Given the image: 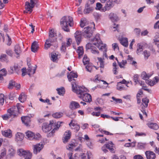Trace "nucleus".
<instances>
[{
  "instance_id": "nucleus-1",
  "label": "nucleus",
  "mask_w": 159,
  "mask_h": 159,
  "mask_svg": "<svg viewBox=\"0 0 159 159\" xmlns=\"http://www.w3.org/2000/svg\"><path fill=\"white\" fill-rule=\"evenodd\" d=\"M72 83V87L73 91L80 95L79 97L82 98L83 101L86 102H91L92 97L89 93H85L87 92V89L84 87L74 86V84Z\"/></svg>"
},
{
  "instance_id": "nucleus-2",
  "label": "nucleus",
  "mask_w": 159,
  "mask_h": 159,
  "mask_svg": "<svg viewBox=\"0 0 159 159\" xmlns=\"http://www.w3.org/2000/svg\"><path fill=\"white\" fill-rule=\"evenodd\" d=\"M60 25L64 31L67 32L70 31L69 27L73 25V18L69 16H63L60 20Z\"/></svg>"
},
{
  "instance_id": "nucleus-3",
  "label": "nucleus",
  "mask_w": 159,
  "mask_h": 159,
  "mask_svg": "<svg viewBox=\"0 0 159 159\" xmlns=\"http://www.w3.org/2000/svg\"><path fill=\"white\" fill-rule=\"evenodd\" d=\"M62 122H57V123H54L53 120L50 121L49 124L47 123H44L43 124L42 128L43 131L44 132H47L49 131L52 128V126H56V127H55L52 131L49 134V135H52V134L54 132L55 130H57V129H58L60 126V124L62 123Z\"/></svg>"
},
{
  "instance_id": "nucleus-4",
  "label": "nucleus",
  "mask_w": 159,
  "mask_h": 159,
  "mask_svg": "<svg viewBox=\"0 0 159 159\" xmlns=\"http://www.w3.org/2000/svg\"><path fill=\"white\" fill-rule=\"evenodd\" d=\"M92 41L94 42L96 41L97 43H93V44L96 45L99 49L103 51V56L106 58H107V56L106 53L107 51V48H106V45H103L102 41L100 40L99 37V35L97 34L95 38L91 39Z\"/></svg>"
},
{
  "instance_id": "nucleus-5",
  "label": "nucleus",
  "mask_w": 159,
  "mask_h": 159,
  "mask_svg": "<svg viewBox=\"0 0 159 159\" xmlns=\"http://www.w3.org/2000/svg\"><path fill=\"white\" fill-rule=\"evenodd\" d=\"M19 103L17 104V107H14V108L12 107L10 108L7 110V112L9 113V114H6L4 115H2V117L4 120H7L11 116H13V117H15L17 116L16 112L17 109L19 111Z\"/></svg>"
},
{
  "instance_id": "nucleus-6",
  "label": "nucleus",
  "mask_w": 159,
  "mask_h": 159,
  "mask_svg": "<svg viewBox=\"0 0 159 159\" xmlns=\"http://www.w3.org/2000/svg\"><path fill=\"white\" fill-rule=\"evenodd\" d=\"M51 46H54L55 47H57L58 46V44L57 42V38L54 37H49L48 38L46 39L44 48L45 49L47 50Z\"/></svg>"
},
{
  "instance_id": "nucleus-7",
  "label": "nucleus",
  "mask_w": 159,
  "mask_h": 159,
  "mask_svg": "<svg viewBox=\"0 0 159 159\" xmlns=\"http://www.w3.org/2000/svg\"><path fill=\"white\" fill-rule=\"evenodd\" d=\"M38 2V0H30V2H25V9H28V11H30L31 13L35 5H36Z\"/></svg>"
},
{
  "instance_id": "nucleus-8",
  "label": "nucleus",
  "mask_w": 159,
  "mask_h": 159,
  "mask_svg": "<svg viewBox=\"0 0 159 159\" xmlns=\"http://www.w3.org/2000/svg\"><path fill=\"white\" fill-rule=\"evenodd\" d=\"M83 31L84 36L87 38L91 37L93 32V29L89 26L85 27Z\"/></svg>"
},
{
  "instance_id": "nucleus-9",
  "label": "nucleus",
  "mask_w": 159,
  "mask_h": 159,
  "mask_svg": "<svg viewBox=\"0 0 159 159\" xmlns=\"http://www.w3.org/2000/svg\"><path fill=\"white\" fill-rule=\"evenodd\" d=\"M114 5L113 1L109 0L107 2L104 7L102 8L101 11L105 12L106 11H109L113 7Z\"/></svg>"
},
{
  "instance_id": "nucleus-10",
  "label": "nucleus",
  "mask_w": 159,
  "mask_h": 159,
  "mask_svg": "<svg viewBox=\"0 0 159 159\" xmlns=\"http://www.w3.org/2000/svg\"><path fill=\"white\" fill-rule=\"evenodd\" d=\"M113 145V143L111 141L108 143L105 144L102 148V150L104 152L106 153L107 152V150L106 149L107 148L111 152L114 153V149L112 148Z\"/></svg>"
},
{
  "instance_id": "nucleus-11",
  "label": "nucleus",
  "mask_w": 159,
  "mask_h": 159,
  "mask_svg": "<svg viewBox=\"0 0 159 159\" xmlns=\"http://www.w3.org/2000/svg\"><path fill=\"white\" fill-rule=\"evenodd\" d=\"M33 147V152L34 154H36L43 149V145L42 143H39L34 145Z\"/></svg>"
},
{
  "instance_id": "nucleus-12",
  "label": "nucleus",
  "mask_w": 159,
  "mask_h": 159,
  "mask_svg": "<svg viewBox=\"0 0 159 159\" xmlns=\"http://www.w3.org/2000/svg\"><path fill=\"white\" fill-rule=\"evenodd\" d=\"M86 48L91 50V52L94 54H98L99 52L96 50V48L93 46L91 43H89L86 45Z\"/></svg>"
},
{
  "instance_id": "nucleus-13",
  "label": "nucleus",
  "mask_w": 159,
  "mask_h": 159,
  "mask_svg": "<svg viewBox=\"0 0 159 159\" xmlns=\"http://www.w3.org/2000/svg\"><path fill=\"white\" fill-rule=\"evenodd\" d=\"M81 32L79 31H77L75 34V37L77 43L79 45L81 41Z\"/></svg>"
},
{
  "instance_id": "nucleus-14",
  "label": "nucleus",
  "mask_w": 159,
  "mask_h": 159,
  "mask_svg": "<svg viewBox=\"0 0 159 159\" xmlns=\"http://www.w3.org/2000/svg\"><path fill=\"white\" fill-rule=\"evenodd\" d=\"M71 135V132L70 130H68L66 131L64 134V137L63 138V142L64 143H67L69 140Z\"/></svg>"
},
{
  "instance_id": "nucleus-15",
  "label": "nucleus",
  "mask_w": 159,
  "mask_h": 159,
  "mask_svg": "<svg viewBox=\"0 0 159 159\" xmlns=\"http://www.w3.org/2000/svg\"><path fill=\"white\" fill-rule=\"evenodd\" d=\"M145 153L147 159H154L156 157L155 154L153 152L148 151Z\"/></svg>"
},
{
  "instance_id": "nucleus-16",
  "label": "nucleus",
  "mask_w": 159,
  "mask_h": 159,
  "mask_svg": "<svg viewBox=\"0 0 159 159\" xmlns=\"http://www.w3.org/2000/svg\"><path fill=\"white\" fill-rule=\"evenodd\" d=\"M90 4L89 3V2H88L85 4V8L84 10V14H88L92 11L93 9L92 7L90 6Z\"/></svg>"
},
{
  "instance_id": "nucleus-17",
  "label": "nucleus",
  "mask_w": 159,
  "mask_h": 159,
  "mask_svg": "<svg viewBox=\"0 0 159 159\" xmlns=\"http://www.w3.org/2000/svg\"><path fill=\"white\" fill-rule=\"evenodd\" d=\"M39 48V46L38 43L36 41H34L32 43L31 46V50L34 52H37Z\"/></svg>"
},
{
  "instance_id": "nucleus-18",
  "label": "nucleus",
  "mask_w": 159,
  "mask_h": 159,
  "mask_svg": "<svg viewBox=\"0 0 159 159\" xmlns=\"http://www.w3.org/2000/svg\"><path fill=\"white\" fill-rule=\"evenodd\" d=\"M21 119L22 122L26 126L29 125L31 121L30 118L29 116L22 117Z\"/></svg>"
},
{
  "instance_id": "nucleus-19",
  "label": "nucleus",
  "mask_w": 159,
  "mask_h": 159,
  "mask_svg": "<svg viewBox=\"0 0 159 159\" xmlns=\"http://www.w3.org/2000/svg\"><path fill=\"white\" fill-rule=\"evenodd\" d=\"M80 107V106L79 104L77 102L75 101H72L70 102L69 105L70 108L72 110L79 108Z\"/></svg>"
},
{
  "instance_id": "nucleus-20",
  "label": "nucleus",
  "mask_w": 159,
  "mask_h": 159,
  "mask_svg": "<svg viewBox=\"0 0 159 159\" xmlns=\"http://www.w3.org/2000/svg\"><path fill=\"white\" fill-rule=\"evenodd\" d=\"M13 86H15L17 88V89H20V84L16 83L15 81L11 80L9 83L8 88L9 89H12Z\"/></svg>"
},
{
  "instance_id": "nucleus-21",
  "label": "nucleus",
  "mask_w": 159,
  "mask_h": 159,
  "mask_svg": "<svg viewBox=\"0 0 159 159\" xmlns=\"http://www.w3.org/2000/svg\"><path fill=\"white\" fill-rule=\"evenodd\" d=\"M2 133L5 137L10 138L12 136V132L10 129L2 131Z\"/></svg>"
},
{
  "instance_id": "nucleus-22",
  "label": "nucleus",
  "mask_w": 159,
  "mask_h": 159,
  "mask_svg": "<svg viewBox=\"0 0 159 159\" xmlns=\"http://www.w3.org/2000/svg\"><path fill=\"white\" fill-rule=\"evenodd\" d=\"M67 78L69 81H71L74 78H76L78 76L77 73H75L73 71L71 72L68 75H67Z\"/></svg>"
},
{
  "instance_id": "nucleus-23",
  "label": "nucleus",
  "mask_w": 159,
  "mask_h": 159,
  "mask_svg": "<svg viewBox=\"0 0 159 159\" xmlns=\"http://www.w3.org/2000/svg\"><path fill=\"white\" fill-rule=\"evenodd\" d=\"M0 61L2 62L8 63L9 62L7 56L5 54H2L0 56Z\"/></svg>"
},
{
  "instance_id": "nucleus-24",
  "label": "nucleus",
  "mask_w": 159,
  "mask_h": 159,
  "mask_svg": "<svg viewBox=\"0 0 159 159\" xmlns=\"http://www.w3.org/2000/svg\"><path fill=\"white\" fill-rule=\"evenodd\" d=\"M149 128L154 130H157L159 128L158 125L156 123H150L147 124Z\"/></svg>"
},
{
  "instance_id": "nucleus-25",
  "label": "nucleus",
  "mask_w": 159,
  "mask_h": 159,
  "mask_svg": "<svg viewBox=\"0 0 159 159\" xmlns=\"http://www.w3.org/2000/svg\"><path fill=\"white\" fill-rule=\"evenodd\" d=\"M14 51L16 54L19 56L21 52L20 47L18 44H16L14 47Z\"/></svg>"
},
{
  "instance_id": "nucleus-26",
  "label": "nucleus",
  "mask_w": 159,
  "mask_h": 159,
  "mask_svg": "<svg viewBox=\"0 0 159 159\" xmlns=\"http://www.w3.org/2000/svg\"><path fill=\"white\" fill-rule=\"evenodd\" d=\"M152 75L147 74L145 72L143 71L142 72L141 75V77L142 79L146 81L149 79V77H150Z\"/></svg>"
},
{
  "instance_id": "nucleus-27",
  "label": "nucleus",
  "mask_w": 159,
  "mask_h": 159,
  "mask_svg": "<svg viewBox=\"0 0 159 159\" xmlns=\"http://www.w3.org/2000/svg\"><path fill=\"white\" fill-rule=\"evenodd\" d=\"M120 41L121 44L124 46L127 47L128 46V41L127 38H122L120 39Z\"/></svg>"
},
{
  "instance_id": "nucleus-28",
  "label": "nucleus",
  "mask_w": 159,
  "mask_h": 159,
  "mask_svg": "<svg viewBox=\"0 0 159 159\" xmlns=\"http://www.w3.org/2000/svg\"><path fill=\"white\" fill-rule=\"evenodd\" d=\"M78 55V58L80 59L82 57L84 53L83 48L82 47H78L77 50Z\"/></svg>"
},
{
  "instance_id": "nucleus-29",
  "label": "nucleus",
  "mask_w": 159,
  "mask_h": 159,
  "mask_svg": "<svg viewBox=\"0 0 159 159\" xmlns=\"http://www.w3.org/2000/svg\"><path fill=\"white\" fill-rule=\"evenodd\" d=\"M109 17L110 19L112 22H114L118 20V18L116 14L112 13H110L109 14Z\"/></svg>"
},
{
  "instance_id": "nucleus-30",
  "label": "nucleus",
  "mask_w": 159,
  "mask_h": 159,
  "mask_svg": "<svg viewBox=\"0 0 159 159\" xmlns=\"http://www.w3.org/2000/svg\"><path fill=\"white\" fill-rule=\"evenodd\" d=\"M24 138V135L22 133H18L16 135V140L17 141H21Z\"/></svg>"
},
{
  "instance_id": "nucleus-31",
  "label": "nucleus",
  "mask_w": 159,
  "mask_h": 159,
  "mask_svg": "<svg viewBox=\"0 0 159 159\" xmlns=\"http://www.w3.org/2000/svg\"><path fill=\"white\" fill-rule=\"evenodd\" d=\"M72 120H71V122L69 123V125L70 127L72 125L73 127H72V129H74L76 132L78 131L80 129V126L77 124L72 123Z\"/></svg>"
},
{
  "instance_id": "nucleus-32",
  "label": "nucleus",
  "mask_w": 159,
  "mask_h": 159,
  "mask_svg": "<svg viewBox=\"0 0 159 159\" xmlns=\"http://www.w3.org/2000/svg\"><path fill=\"white\" fill-rule=\"evenodd\" d=\"M27 98V96L24 93H22L20 95L19 100L21 102H23L26 100Z\"/></svg>"
},
{
  "instance_id": "nucleus-33",
  "label": "nucleus",
  "mask_w": 159,
  "mask_h": 159,
  "mask_svg": "<svg viewBox=\"0 0 159 159\" xmlns=\"http://www.w3.org/2000/svg\"><path fill=\"white\" fill-rule=\"evenodd\" d=\"M7 72L5 69H3L0 70V80H3V76L6 75Z\"/></svg>"
},
{
  "instance_id": "nucleus-34",
  "label": "nucleus",
  "mask_w": 159,
  "mask_h": 159,
  "mask_svg": "<svg viewBox=\"0 0 159 159\" xmlns=\"http://www.w3.org/2000/svg\"><path fill=\"white\" fill-rule=\"evenodd\" d=\"M26 136L30 140L33 139L34 134L32 132L29 131L25 132Z\"/></svg>"
},
{
  "instance_id": "nucleus-35",
  "label": "nucleus",
  "mask_w": 159,
  "mask_h": 159,
  "mask_svg": "<svg viewBox=\"0 0 159 159\" xmlns=\"http://www.w3.org/2000/svg\"><path fill=\"white\" fill-rule=\"evenodd\" d=\"M57 91L58 94L59 95H63L65 93V90L63 87L61 88H57Z\"/></svg>"
},
{
  "instance_id": "nucleus-36",
  "label": "nucleus",
  "mask_w": 159,
  "mask_h": 159,
  "mask_svg": "<svg viewBox=\"0 0 159 159\" xmlns=\"http://www.w3.org/2000/svg\"><path fill=\"white\" fill-rule=\"evenodd\" d=\"M63 115L62 113L61 112H56L52 114V116L55 118H59Z\"/></svg>"
},
{
  "instance_id": "nucleus-37",
  "label": "nucleus",
  "mask_w": 159,
  "mask_h": 159,
  "mask_svg": "<svg viewBox=\"0 0 159 159\" xmlns=\"http://www.w3.org/2000/svg\"><path fill=\"white\" fill-rule=\"evenodd\" d=\"M138 47L137 49V54H139L141 52H142L143 50V45H141L140 43L138 44Z\"/></svg>"
},
{
  "instance_id": "nucleus-38",
  "label": "nucleus",
  "mask_w": 159,
  "mask_h": 159,
  "mask_svg": "<svg viewBox=\"0 0 159 159\" xmlns=\"http://www.w3.org/2000/svg\"><path fill=\"white\" fill-rule=\"evenodd\" d=\"M51 59L53 61H55L57 59V55L54 52H52L51 54Z\"/></svg>"
},
{
  "instance_id": "nucleus-39",
  "label": "nucleus",
  "mask_w": 159,
  "mask_h": 159,
  "mask_svg": "<svg viewBox=\"0 0 159 159\" xmlns=\"http://www.w3.org/2000/svg\"><path fill=\"white\" fill-rule=\"evenodd\" d=\"M89 59L88 58L87 56L84 55L83 60V62L84 65L89 64Z\"/></svg>"
},
{
  "instance_id": "nucleus-40",
  "label": "nucleus",
  "mask_w": 159,
  "mask_h": 159,
  "mask_svg": "<svg viewBox=\"0 0 159 159\" xmlns=\"http://www.w3.org/2000/svg\"><path fill=\"white\" fill-rule=\"evenodd\" d=\"M4 95L2 93L0 94V104L2 105L4 102Z\"/></svg>"
},
{
  "instance_id": "nucleus-41",
  "label": "nucleus",
  "mask_w": 159,
  "mask_h": 159,
  "mask_svg": "<svg viewBox=\"0 0 159 159\" xmlns=\"http://www.w3.org/2000/svg\"><path fill=\"white\" fill-rule=\"evenodd\" d=\"M143 54L145 58L148 59V57L150 55V53L149 51H148L147 50H145L144 51Z\"/></svg>"
},
{
  "instance_id": "nucleus-42",
  "label": "nucleus",
  "mask_w": 159,
  "mask_h": 159,
  "mask_svg": "<svg viewBox=\"0 0 159 159\" xmlns=\"http://www.w3.org/2000/svg\"><path fill=\"white\" fill-rule=\"evenodd\" d=\"M112 99L115 101V103L116 104L122 103V100L121 99L116 98L114 97H112Z\"/></svg>"
},
{
  "instance_id": "nucleus-43",
  "label": "nucleus",
  "mask_w": 159,
  "mask_h": 159,
  "mask_svg": "<svg viewBox=\"0 0 159 159\" xmlns=\"http://www.w3.org/2000/svg\"><path fill=\"white\" fill-rule=\"evenodd\" d=\"M146 83L147 84H148L150 86H153L156 83L154 81H152L151 80L149 79L147 80L146 81Z\"/></svg>"
},
{
  "instance_id": "nucleus-44",
  "label": "nucleus",
  "mask_w": 159,
  "mask_h": 159,
  "mask_svg": "<svg viewBox=\"0 0 159 159\" xmlns=\"http://www.w3.org/2000/svg\"><path fill=\"white\" fill-rule=\"evenodd\" d=\"M142 102L145 104V107H147L148 104L149 102V100L147 98H143L142 100Z\"/></svg>"
},
{
  "instance_id": "nucleus-45",
  "label": "nucleus",
  "mask_w": 159,
  "mask_h": 159,
  "mask_svg": "<svg viewBox=\"0 0 159 159\" xmlns=\"http://www.w3.org/2000/svg\"><path fill=\"white\" fill-rule=\"evenodd\" d=\"M146 145V143H138V147L140 149H142L144 148Z\"/></svg>"
},
{
  "instance_id": "nucleus-46",
  "label": "nucleus",
  "mask_w": 159,
  "mask_h": 159,
  "mask_svg": "<svg viewBox=\"0 0 159 159\" xmlns=\"http://www.w3.org/2000/svg\"><path fill=\"white\" fill-rule=\"evenodd\" d=\"M93 67V66H91L90 64H88L86 66L85 68L87 71L91 72Z\"/></svg>"
},
{
  "instance_id": "nucleus-47",
  "label": "nucleus",
  "mask_w": 159,
  "mask_h": 159,
  "mask_svg": "<svg viewBox=\"0 0 159 159\" xmlns=\"http://www.w3.org/2000/svg\"><path fill=\"white\" fill-rule=\"evenodd\" d=\"M6 151L2 152L0 155V159H6Z\"/></svg>"
},
{
  "instance_id": "nucleus-48",
  "label": "nucleus",
  "mask_w": 159,
  "mask_h": 159,
  "mask_svg": "<svg viewBox=\"0 0 159 159\" xmlns=\"http://www.w3.org/2000/svg\"><path fill=\"white\" fill-rule=\"evenodd\" d=\"M66 44L65 42H63L61 43V51L65 52V51L66 48Z\"/></svg>"
},
{
  "instance_id": "nucleus-49",
  "label": "nucleus",
  "mask_w": 159,
  "mask_h": 159,
  "mask_svg": "<svg viewBox=\"0 0 159 159\" xmlns=\"http://www.w3.org/2000/svg\"><path fill=\"white\" fill-rule=\"evenodd\" d=\"M102 5L100 2H97L96 3V9L97 10H100L101 11Z\"/></svg>"
},
{
  "instance_id": "nucleus-50",
  "label": "nucleus",
  "mask_w": 159,
  "mask_h": 159,
  "mask_svg": "<svg viewBox=\"0 0 159 159\" xmlns=\"http://www.w3.org/2000/svg\"><path fill=\"white\" fill-rule=\"evenodd\" d=\"M54 37V31L53 30L51 29L49 32V37Z\"/></svg>"
},
{
  "instance_id": "nucleus-51",
  "label": "nucleus",
  "mask_w": 159,
  "mask_h": 159,
  "mask_svg": "<svg viewBox=\"0 0 159 159\" xmlns=\"http://www.w3.org/2000/svg\"><path fill=\"white\" fill-rule=\"evenodd\" d=\"M5 52L7 54L11 57L12 56V51L11 49H8L6 50Z\"/></svg>"
},
{
  "instance_id": "nucleus-52",
  "label": "nucleus",
  "mask_w": 159,
  "mask_h": 159,
  "mask_svg": "<svg viewBox=\"0 0 159 159\" xmlns=\"http://www.w3.org/2000/svg\"><path fill=\"white\" fill-rule=\"evenodd\" d=\"M41 137V135L39 133H37L35 135L34 134V136L33 137V139H34L35 140H38Z\"/></svg>"
},
{
  "instance_id": "nucleus-53",
  "label": "nucleus",
  "mask_w": 159,
  "mask_h": 159,
  "mask_svg": "<svg viewBox=\"0 0 159 159\" xmlns=\"http://www.w3.org/2000/svg\"><path fill=\"white\" fill-rule=\"evenodd\" d=\"M9 155L11 156H13L15 153V152L14 150L12 148L10 149H9Z\"/></svg>"
},
{
  "instance_id": "nucleus-54",
  "label": "nucleus",
  "mask_w": 159,
  "mask_h": 159,
  "mask_svg": "<svg viewBox=\"0 0 159 159\" xmlns=\"http://www.w3.org/2000/svg\"><path fill=\"white\" fill-rule=\"evenodd\" d=\"M139 76L138 75L136 74L134 75V80L135 83H137V82H138L139 81L138 80Z\"/></svg>"
},
{
  "instance_id": "nucleus-55",
  "label": "nucleus",
  "mask_w": 159,
  "mask_h": 159,
  "mask_svg": "<svg viewBox=\"0 0 159 159\" xmlns=\"http://www.w3.org/2000/svg\"><path fill=\"white\" fill-rule=\"evenodd\" d=\"M93 15L95 18L97 19H98L100 18L101 16V15L96 12L94 13Z\"/></svg>"
},
{
  "instance_id": "nucleus-56",
  "label": "nucleus",
  "mask_w": 159,
  "mask_h": 159,
  "mask_svg": "<svg viewBox=\"0 0 159 159\" xmlns=\"http://www.w3.org/2000/svg\"><path fill=\"white\" fill-rule=\"evenodd\" d=\"M7 36L8 38V42L7 43V44L8 46H10L12 43L11 39L10 38L8 34H7Z\"/></svg>"
},
{
  "instance_id": "nucleus-57",
  "label": "nucleus",
  "mask_w": 159,
  "mask_h": 159,
  "mask_svg": "<svg viewBox=\"0 0 159 159\" xmlns=\"http://www.w3.org/2000/svg\"><path fill=\"white\" fill-rule=\"evenodd\" d=\"M134 159H144L143 157L140 155H135L134 157Z\"/></svg>"
},
{
  "instance_id": "nucleus-58",
  "label": "nucleus",
  "mask_w": 159,
  "mask_h": 159,
  "mask_svg": "<svg viewBox=\"0 0 159 159\" xmlns=\"http://www.w3.org/2000/svg\"><path fill=\"white\" fill-rule=\"evenodd\" d=\"M100 114V112H93L92 113V115L93 116H98Z\"/></svg>"
},
{
  "instance_id": "nucleus-59",
  "label": "nucleus",
  "mask_w": 159,
  "mask_h": 159,
  "mask_svg": "<svg viewBox=\"0 0 159 159\" xmlns=\"http://www.w3.org/2000/svg\"><path fill=\"white\" fill-rule=\"evenodd\" d=\"M40 100L43 102L48 103L49 105H51V104L49 103L50 100L48 99H47L46 100H44L42 98L40 99Z\"/></svg>"
},
{
  "instance_id": "nucleus-60",
  "label": "nucleus",
  "mask_w": 159,
  "mask_h": 159,
  "mask_svg": "<svg viewBox=\"0 0 159 159\" xmlns=\"http://www.w3.org/2000/svg\"><path fill=\"white\" fill-rule=\"evenodd\" d=\"M134 31L136 33V34L138 35L140 33V30L139 29L136 28L134 30Z\"/></svg>"
},
{
  "instance_id": "nucleus-61",
  "label": "nucleus",
  "mask_w": 159,
  "mask_h": 159,
  "mask_svg": "<svg viewBox=\"0 0 159 159\" xmlns=\"http://www.w3.org/2000/svg\"><path fill=\"white\" fill-rule=\"evenodd\" d=\"M70 42H71V39L70 38L68 39L66 43V47H68L70 46Z\"/></svg>"
},
{
  "instance_id": "nucleus-62",
  "label": "nucleus",
  "mask_w": 159,
  "mask_h": 159,
  "mask_svg": "<svg viewBox=\"0 0 159 159\" xmlns=\"http://www.w3.org/2000/svg\"><path fill=\"white\" fill-rule=\"evenodd\" d=\"M143 94V92L141 89H140L139 90L138 93L137 95V98L140 97V96Z\"/></svg>"
},
{
  "instance_id": "nucleus-63",
  "label": "nucleus",
  "mask_w": 159,
  "mask_h": 159,
  "mask_svg": "<svg viewBox=\"0 0 159 159\" xmlns=\"http://www.w3.org/2000/svg\"><path fill=\"white\" fill-rule=\"evenodd\" d=\"M67 116L71 118H73L75 117V114L73 113L72 114H68L67 115Z\"/></svg>"
},
{
  "instance_id": "nucleus-64",
  "label": "nucleus",
  "mask_w": 159,
  "mask_h": 159,
  "mask_svg": "<svg viewBox=\"0 0 159 159\" xmlns=\"http://www.w3.org/2000/svg\"><path fill=\"white\" fill-rule=\"evenodd\" d=\"M21 70L22 72V76H24L25 75V74L26 73V68H23Z\"/></svg>"
}]
</instances>
